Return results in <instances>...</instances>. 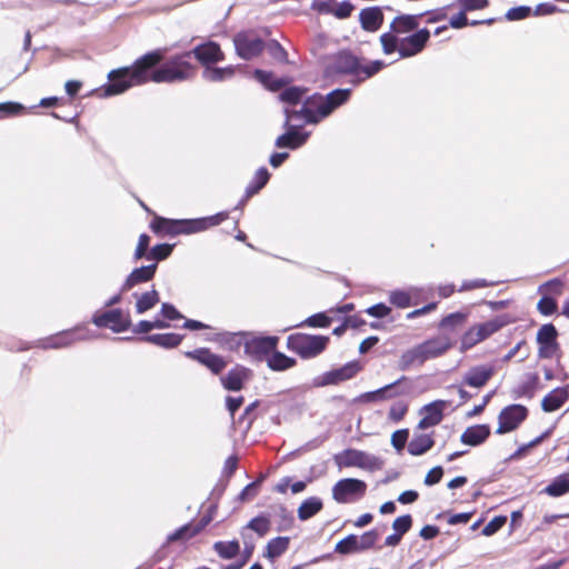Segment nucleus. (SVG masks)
<instances>
[{
    "instance_id": "obj_45",
    "label": "nucleus",
    "mask_w": 569,
    "mask_h": 569,
    "mask_svg": "<svg viewBox=\"0 0 569 569\" xmlns=\"http://www.w3.org/2000/svg\"><path fill=\"white\" fill-rule=\"evenodd\" d=\"M557 338V330L553 325L548 323L543 325L538 333H537V341L539 345H546V343H555Z\"/></svg>"
},
{
    "instance_id": "obj_62",
    "label": "nucleus",
    "mask_w": 569,
    "mask_h": 569,
    "mask_svg": "<svg viewBox=\"0 0 569 569\" xmlns=\"http://www.w3.org/2000/svg\"><path fill=\"white\" fill-rule=\"evenodd\" d=\"M330 318L325 313H317L308 318L307 323L311 327L326 328L330 326Z\"/></svg>"
},
{
    "instance_id": "obj_28",
    "label": "nucleus",
    "mask_w": 569,
    "mask_h": 569,
    "mask_svg": "<svg viewBox=\"0 0 569 569\" xmlns=\"http://www.w3.org/2000/svg\"><path fill=\"white\" fill-rule=\"evenodd\" d=\"M183 337L178 333H154L140 338V341L156 345L161 348L170 349L178 347Z\"/></svg>"
},
{
    "instance_id": "obj_36",
    "label": "nucleus",
    "mask_w": 569,
    "mask_h": 569,
    "mask_svg": "<svg viewBox=\"0 0 569 569\" xmlns=\"http://www.w3.org/2000/svg\"><path fill=\"white\" fill-rule=\"evenodd\" d=\"M236 68L232 66L226 68L206 67L202 77L210 82H219L233 77Z\"/></svg>"
},
{
    "instance_id": "obj_22",
    "label": "nucleus",
    "mask_w": 569,
    "mask_h": 569,
    "mask_svg": "<svg viewBox=\"0 0 569 569\" xmlns=\"http://www.w3.org/2000/svg\"><path fill=\"white\" fill-rule=\"evenodd\" d=\"M157 263H152L149 266H143L140 268H136L127 277L126 281L121 286V292L129 291L134 286L140 283L148 282L153 279L157 271Z\"/></svg>"
},
{
    "instance_id": "obj_5",
    "label": "nucleus",
    "mask_w": 569,
    "mask_h": 569,
    "mask_svg": "<svg viewBox=\"0 0 569 569\" xmlns=\"http://www.w3.org/2000/svg\"><path fill=\"white\" fill-rule=\"evenodd\" d=\"M385 63L380 60L372 61L368 64H362L361 60L350 52H339L332 63V70L337 73L356 76L358 82L363 81L376 73H378Z\"/></svg>"
},
{
    "instance_id": "obj_4",
    "label": "nucleus",
    "mask_w": 569,
    "mask_h": 569,
    "mask_svg": "<svg viewBox=\"0 0 569 569\" xmlns=\"http://www.w3.org/2000/svg\"><path fill=\"white\" fill-rule=\"evenodd\" d=\"M429 38V30L423 28L408 37L401 38H397L395 33H382L380 36V42L385 54L398 52L399 57L403 59L420 53L425 49Z\"/></svg>"
},
{
    "instance_id": "obj_63",
    "label": "nucleus",
    "mask_w": 569,
    "mask_h": 569,
    "mask_svg": "<svg viewBox=\"0 0 569 569\" xmlns=\"http://www.w3.org/2000/svg\"><path fill=\"white\" fill-rule=\"evenodd\" d=\"M559 346L557 342L555 343H546V345H539V357L542 359H550L552 358L556 352L558 351Z\"/></svg>"
},
{
    "instance_id": "obj_17",
    "label": "nucleus",
    "mask_w": 569,
    "mask_h": 569,
    "mask_svg": "<svg viewBox=\"0 0 569 569\" xmlns=\"http://www.w3.org/2000/svg\"><path fill=\"white\" fill-rule=\"evenodd\" d=\"M184 355L190 359L197 360L214 375H219L228 366V361L223 357L212 353L207 348L187 351Z\"/></svg>"
},
{
    "instance_id": "obj_64",
    "label": "nucleus",
    "mask_w": 569,
    "mask_h": 569,
    "mask_svg": "<svg viewBox=\"0 0 569 569\" xmlns=\"http://www.w3.org/2000/svg\"><path fill=\"white\" fill-rule=\"evenodd\" d=\"M160 312L162 317L168 320H178L183 318V316L174 308V306L170 303H163Z\"/></svg>"
},
{
    "instance_id": "obj_33",
    "label": "nucleus",
    "mask_w": 569,
    "mask_h": 569,
    "mask_svg": "<svg viewBox=\"0 0 569 569\" xmlns=\"http://www.w3.org/2000/svg\"><path fill=\"white\" fill-rule=\"evenodd\" d=\"M435 445V440L430 435H415L408 445V451L412 456H421L430 450Z\"/></svg>"
},
{
    "instance_id": "obj_14",
    "label": "nucleus",
    "mask_w": 569,
    "mask_h": 569,
    "mask_svg": "<svg viewBox=\"0 0 569 569\" xmlns=\"http://www.w3.org/2000/svg\"><path fill=\"white\" fill-rule=\"evenodd\" d=\"M527 416L528 409L522 405H510L506 407L499 415L497 433L503 435L517 429Z\"/></svg>"
},
{
    "instance_id": "obj_7",
    "label": "nucleus",
    "mask_w": 569,
    "mask_h": 569,
    "mask_svg": "<svg viewBox=\"0 0 569 569\" xmlns=\"http://www.w3.org/2000/svg\"><path fill=\"white\" fill-rule=\"evenodd\" d=\"M330 339L327 336H311L307 333L290 335L287 339V348L303 359H310L322 353Z\"/></svg>"
},
{
    "instance_id": "obj_46",
    "label": "nucleus",
    "mask_w": 569,
    "mask_h": 569,
    "mask_svg": "<svg viewBox=\"0 0 569 569\" xmlns=\"http://www.w3.org/2000/svg\"><path fill=\"white\" fill-rule=\"evenodd\" d=\"M173 246L168 243L157 244L147 254L148 260L161 261L172 252Z\"/></svg>"
},
{
    "instance_id": "obj_38",
    "label": "nucleus",
    "mask_w": 569,
    "mask_h": 569,
    "mask_svg": "<svg viewBox=\"0 0 569 569\" xmlns=\"http://www.w3.org/2000/svg\"><path fill=\"white\" fill-rule=\"evenodd\" d=\"M268 366L276 371L287 370L296 365V360L279 351H272L267 358Z\"/></svg>"
},
{
    "instance_id": "obj_15",
    "label": "nucleus",
    "mask_w": 569,
    "mask_h": 569,
    "mask_svg": "<svg viewBox=\"0 0 569 569\" xmlns=\"http://www.w3.org/2000/svg\"><path fill=\"white\" fill-rule=\"evenodd\" d=\"M361 370V365L358 361H351L345 366L325 372L319 377L317 386L339 385L353 378Z\"/></svg>"
},
{
    "instance_id": "obj_40",
    "label": "nucleus",
    "mask_w": 569,
    "mask_h": 569,
    "mask_svg": "<svg viewBox=\"0 0 569 569\" xmlns=\"http://www.w3.org/2000/svg\"><path fill=\"white\" fill-rule=\"evenodd\" d=\"M80 339L78 333L76 331H63L56 336L50 337L47 341L44 347L46 348H63L76 340Z\"/></svg>"
},
{
    "instance_id": "obj_23",
    "label": "nucleus",
    "mask_w": 569,
    "mask_h": 569,
    "mask_svg": "<svg viewBox=\"0 0 569 569\" xmlns=\"http://www.w3.org/2000/svg\"><path fill=\"white\" fill-rule=\"evenodd\" d=\"M213 517L208 513L204 515L198 523H188L177 529L174 532L168 536V542H173L181 539H189L201 532L211 521Z\"/></svg>"
},
{
    "instance_id": "obj_42",
    "label": "nucleus",
    "mask_w": 569,
    "mask_h": 569,
    "mask_svg": "<svg viewBox=\"0 0 569 569\" xmlns=\"http://www.w3.org/2000/svg\"><path fill=\"white\" fill-rule=\"evenodd\" d=\"M543 491L551 497H560L569 492V479L567 475L557 477Z\"/></svg>"
},
{
    "instance_id": "obj_12",
    "label": "nucleus",
    "mask_w": 569,
    "mask_h": 569,
    "mask_svg": "<svg viewBox=\"0 0 569 569\" xmlns=\"http://www.w3.org/2000/svg\"><path fill=\"white\" fill-rule=\"evenodd\" d=\"M367 491V483L360 479L346 478L332 488V498L339 503H348L361 499Z\"/></svg>"
},
{
    "instance_id": "obj_26",
    "label": "nucleus",
    "mask_w": 569,
    "mask_h": 569,
    "mask_svg": "<svg viewBox=\"0 0 569 569\" xmlns=\"http://www.w3.org/2000/svg\"><path fill=\"white\" fill-rule=\"evenodd\" d=\"M490 436V427L488 425H476L468 427L461 435L460 440L463 445L479 446L483 443Z\"/></svg>"
},
{
    "instance_id": "obj_50",
    "label": "nucleus",
    "mask_w": 569,
    "mask_h": 569,
    "mask_svg": "<svg viewBox=\"0 0 569 569\" xmlns=\"http://www.w3.org/2000/svg\"><path fill=\"white\" fill-rule=\"evenodd\" d=\"M390 302L398 308H408L411 306V296L407 291L397 290L391 292Z\"/></svg>"
},
{
    "instance_id": "obj_20",
    "label": "nucleus",
    "mask_w": 569,
    "mask_h": 569,
    "mask_svg": "<svg viewBox=\"0 0 569 569\" xmlns=\"http://www.w3.org/2000/svg\"><path fill=\"white\" fill-rule=\"evenodd\" d=\"M190 52H192V56L204 67H209L210 64L220 62L224 59V54L219 44L214 42H207L197 46Z\"/></svg>"
},
{
    "instance_id": "obj_37",
    "label": "nucleus",
    "mask_w": 569,
    "mask_h": 569,
    "mask_svg": "<svg viewBox=\"0 0 569 569\" xmlns=\"http://www.w3.org/2000/svg\"><path fill=\"white\" fill-rule=\"evenodd\" d=\"M256 79L271 91H278L286 87L288 81L283 78H276L273 73L263 70H256Z\"/></svg>"
},
{
    "instance_id": "obj_32",
    "label": "nucleus",
    "mask_w": 569,
    "mask_h": 569,
    "mask_svg": "<svg viewBox=\"0 0 569 569\" xmlns=\"http://www.w3.org/2000/svg\"><path fill=\"white\" fill-rule=\"evenodd\" d=\"M290 538L289 537H277L271 539L264 549L263 556L273 561L274 559L282 556L289 548Z\"/></svg>"
},
{
    "instance_id": "obj_58",
    "label": "nucleus",
    "mask_w": 569,
    "mask_h": 569,
    "mask_svg": "<svg viewBox=\"0 0 569 569\" xmlns=\"http://www.w3.org/2000/svg\"><path fill=\"white\" fill-rule=\"evenodd\" d=\"M259 403H260L259 400H256L252 403H250L244 409V411L241 415V417L239 418V422H242V421L247 422V428L248 429L252 426V423L257 419V415L254 413V410L258 408Z\"/></svg>"
},
{
    "instance_id": "obj_60",
    "label": "nucleus",
    "mask_w": 569,
    "mask_h": 569,
    "mask_svg": "<svg viewBox=\"0 0 569 569\" xmlns=\"http://www.w3.org/2000/svg\"><path fill=\"white\" fill-rule=\"evenodd\" d=\"M391 309L385 303H377L366 309V313L375 318H385L390 313Z\"/></svg>"
},
{
    "instance_id": "obj_6",
    "label": "nucleus",
    "mask_w": 569,
    "mask_h": 569,
    "mask_svg": "<svg viewBox=\"0 0 569 569\" xmlns=\"http://www.w3.org/2000/svg\"><path fill=\"white\" fill-rule=\"evenodd\" d=\"M229 342L233 347L243 345L244 352L257 359L262 360L276 349L278 343L277 337H253L246 332L232 333Z\"/></svg>"
},
{
    "instance_id": "obj_57",
    "label": "nucleus",
    "mask_w": 569,
    "mask_h": 569,
    "mask_svg": "<svg viewBox=\"0 0 569 569\" xmlns=\"http://www.w3.org/2000/svg\"><path fill=\"white\" fill-rule=\"evenodd\" d=\"M150 243V237L146 233L140 234L138 246L134 251V260H140L142 258L147 259L148 248Z\"/></svg>"
},
{
    "instance_id": "obj_35",
    "label": "nucleus",
    "mask_w": 569,
    "mask_h": 569,
    "mask_svg": "<svg viewBox=\"0 0 569 569\" xmlns=\"http://www.w3.org/2000/svg\"><path fill=\"white\" fill-rule=\"evenodd\" d=\"M323 505L320 498L310 497L306 499L300 507L298 508V518L302 521L310 519L315 515H317Z\"/></svg>"
},
{
    "instance_id": "obj_53",
    "label": "nucleus",
    "mask_w": 569,
    "mask_h": 569,
    "mask_svg": "<svg viewBox=\"0 0 569 569\" xmlns=\"http://www.w3.org/2000/svg\"><path fill=\"white\" fill-rule=\"evenodd\" d=\"M563 283L559 279H552L543 284H541L538 289L540 293H543V296H547V293H553L556 296H560L562 293Z\"/></svg>"
},
{
    "instance_id": "obj_61",
    "label": "nucleus",
    "mask_w": 569,
    "mask_h": 569,
    "mask_svg": "<svg viewBox=\"0 0 569 569\" xmlns=\"http://www.w3.org/2000/svg\"><path fill=\"white\" fill-rule=\"evenodd\" d=\"M459 2L465 12L480 10L488 6V0H459Z\"/></svg>"
},
{
    "instance_id": "obj_25",
    "label": "nucleus",
    "mask_w": 569,
    "mask_h": 569,
    "mask_svg": "<svg viewBox=\"0 0 569 569\" xmlns=\"http://www.w3.org/2000/svg\"><path fill=\"white\" fill-rule=\"evenodd\" d=\"M426 361L427 359L425 358L420 345H417L401 353L398 360V369L401 371H408L413 367L422 366Z\"/></svg>"
},
{
    "instance_id": "obj_21",
    "label": "nucleus",
    "mask_w": 569,
    "mask_h": 569,
    "mask_svg": "<svg viewBox=\"0 0 569 569\" xmlns=\"http://www.w3.org/2000/svg\"><path fill=\"white\" fill-rule=\"evenodd\" d=\"M250 378L251 371L248 368L236 366L227 375L222 376L220 380L227 390L239 391Z\"/></svg>"
},
{
    "instance_id": "obj_59",
    "label": "nucleus",
    "mask_w": 569,
    "mask_h": 569,
    "mask_svg": "<svg viewBox=\"0 0 569 569\" xmlns=\"http://www.w3.org/2000/svg\"><path fill=\"white\" fill-rule=\"evenodd\" d=\"M408 436H409V432L407 429H401V430H397L392 433V437H391V443L392 446L398 450V451H401L407 441H408Z\"/></svg>"
},
{
    "instance_id": "obj_44",
    "label": "nucleus",
    "mask_w": 569,
    "mask_h": 569,
    "mask_svg": "<svg viewBox=\"0 0 569 569\" xmlns=\"http://www.w3.org/2000/svg\"><path fill=\"white\" fill-rule=\"evenodd\" d=\"M407 378L406 377H401L399 380H397L396 382L393 383H390L383 388H380L371 393H369V397L372 398V399H386V398H392L397 395H400L402 393L403 391H396V388L402 382L405 381Z\"/></svg>"
},
{
    "instance_id": "obj_2",
    "label": "nucleus",
    "mask_w": 569,
    "mask_h": 569,
    "mask_svg": "<svg viewBox=\"0 0 569 569\" xmlns=\"http://www.w3.org/2000/svg\"><path fill=\"white\" fill-rule=\"evenodd\" d=\"M350 94L351 89H336L327 96L313 94L307 98L299 110L286 108V126H289L290 121L296 119L316 123L320 119L328 117L338 107L346 103Z\"/></svg>"
},
{
    "instance_id": "obj_47",
    "label": "nucleus",
    "mask_w": 569,
    "mask_h": 569,
    "mask_svg": "<svg viewBox=\"0 0 569 569\" xmlns=\"http://www.w3.org/2000/svg\"><path fill=\"white\" fill-rule=\"evenodd\" d=\"M247 528L263 537L270 530V520L264 516H258L249 521Z\"/></svg>"
},
{
    "instance_id": "obj_18",
    "label": "nucleus",
    "mask_w": 569,
    "mask_h": 569,
    "mask_svg": "<svg viewBox=\"0 0 569 569\" xmlns=\"http://www.w3.org/2000/svg\"><path fill=\"white\" fill-rule=\"evenodd\" d=\"M496 373L492 365H479L471 367L463 376V385L472 388H482Z\"/></svg>"
},
{
    "instance_id": "obj_39",
    "label": "nucleus",
    "mask_w": 569,
    "mask_h": 569,
    "mask_svg": "<svg viewBox=\"0 0 569 569\" xmlns=\"http://www.w3.org/2000/svg\"><path fill=\"white\" fill-rule=\"evenodd\" d=\"M269 178H270V174L264 167L258 169V171L254 174L253 180L246 188L244 198L249 199L253 194L258 193L267 184Z\"/></svg>"
},
{
    "instance_id": "obj_41",
    "label": "nucleus",
    "mask_w": 569,
    "mask_h": 569,
    "mask_svg": "<svg viewBox=\"0 0 569 569\" xmlns=\"http://www.w3.org/2000/svg\"><path fill=\"white\" fill-rule=\"evenodd\" d=\"M214 551L223 559H232L240 551V545L237 540L217 541L213 545Z\"/></svg>"
},
{
    "instance_id": "obj_51",
    "label": "nucleus",
    "mask_w": 569,
    "mask_h": 569,
    "mask_svg": "<svg viewBox=\"0 0 569 569\" xmlns=\"http://www.w3.org/2000/svg\"><path fill=\"white\" fill-rule=\"evenodd\" d=\"M408 411V405L405 401H397L390 407L388 417L395 422H399L403 419Z\"/></svg>"
},
{
    "instance_id": "obj_34",
    "label": "nucleus",
    "mask_w": 569,
    "mask_h": 569,
    "mask_svg": "<svg viewBox=\"0 0 569 569\" xmlns=\"http://www.w3.org/2000/svg\"><path fill=\"white\" fill-rule=\"evenodd\" d=\"M134 297L137 298L136 311L139 315L152 309L160 300L159 292L156 289L143 292L140 296L134 293Z\"/></svg>"
},
{
    "instance_id": "obj_10",
    "label": "nucleus",
    "mask_w": 569,
    "mask_h": 569,
    "mask_svg": "<svg viewBox=\"0 0 569 569\" xmlns=\"http://www.w3.org/2000/svg\"><path fill=\"white\" fill-rule=\"evenodd\" d=\"M503 322L493 319L471 326L461 337V351H467L500 330Z\"/></svg>"
},
{
    "instance_id": "obj_31",
    "label": "nucleus",
    "mask_w": 569,
    "mask_h": 569,
    "mask_svg": "<svg viewBox=\"0 0 569 569\" xmlns=\"http://www.w3.org/2000/svg\"><path fill=\"white\" fill-rule=\"evenodd\" d=\"M468 318H469L468 311L452 312V313H449L446 317H443L440 320L438 327L441 330L453 332V331L458 330L459 328L463 327L466 325Z\"/></svg>"
},
{
    "instance_id": "obj_55",
    "label": "nucleus",
    "mask_w": 569,
    "mask_h": 569,
    "mask_svg": "<svg viewBox=\"0 0 569 569\" xmlns=\"http://www.w3.org/2000/svg\"><path fill=\"white\" fill-rule=\"evenodd\" d=\"M531 13V8L526 6L515 7L507 11L506 18L509 21L522 20L529 17Z\"/></svg>"
},
{
    "instance_id": "obj_27",
    "label": "nucleus",
    "mask_w": 569,
    "mask_h": 569,
    "mask_svg": "<svg viewBox=\"0 0 569 569\" xmlns=\"http://www.w3.org/2000/svg\"><path fill=\"white\" fill-rule=\"evenodd\" d=\"M359 19L365 30L375 32L379 30L383 23V13L378 7L366 8L361 10Z\"/></svg>"
},
{
    "instance_id": "obj_8",
    "label": "nucleus",
    "mask_w": 569,
    "mask_h": 569,
    "mask_svg": "<svg viewBox=\"0 0 569 569\" xmlns=\"http://www.w3.org/2000/svg\"><path fill=\"white\" fill-rule=\"evenodd\" d=\"M335 460L339 467H357L368 471L383 468V460L381 458L357 449H346L337 455Z\"/></svg>"
},
{
    "instance_id": "obj_1",
    "label": "nucleus",
    "mask_w": 569,
    "mask_h": 569,
    "mask_svg": "<svg viewBox=\"0 0 569 569\" xmlns=\"http://www.w3.org/2000/svg\"><path fill=\"white\" fill-rule=\"evenodd\" d=\"M166 49L150 51L139 58L131 68L113 70L109 73L108 96L119 94L132 86L149 81L161 83L182 82L194 77L197 68L192 64V52L176 54L163 63Z\"/></svg>"
},
{
    "instance_id": "obj_24",
    "label": "nucleus",
    "mask_w": 569,
    "mask_h": 569,
    "mask_svg": "<svg viewBox=\"0 0 569 569\" xmlns=\"http://www.w3.org/2000/svg\"><path fill=\"white\" fill-rule=\"evenodd\" d=\"M420 17L418 14H400L396 17L390 24L388 33H395L397 38H401L402 34L416 31L419 27Z\"/></svg>"
},
{
    "instance_id": "obj_13",
    "label": "nucleus",
    "mask_w": 569,
    "mask_h": 569,
    "mask_svg": "<svg viewBox=\"0 0 569 569\" xmlns=\"http://www.w3.org/2000/svg\"><path fill=\"white\" fill-rule=\"evenodd\" d=\"M93 323L99 328H109L114 332H122L130 328L131 319L121 309H113L94 315Z\"/></svg>"
},
{
    "instance_id": "obj_49",
    "label": "nucleus",
    "mask_w": 569,
    "mask_h": 569,
    "mask_svg": "<svg viewBox=\"0 0 569 569\" xmlns=\"http://www.w3.org/2000/svg\"><path fill=\"white\" fill-rule=\"evenodd\" d=\"M537 308L541 315L551 316L557 311L558 305L553 298H551L549 296H543L539 300Z\"/></svg>"
},
{
    "instance_id": "obj_54",
    "label": "nucleus",
    "mask_w": 569,
    "mask_h": 569,
    "mask_svg": "<svg viewBox=\"0 0 569 569\" xmlns=\"http://www.w3.org/2000/svg\"><path fill=\"white\" fill-rule=\"evenodd\" d=\"M411 526L412 518L410 515L398 517L392 523V528L401 537L410 530Z\"/></svg>"
},
{
    "instance_id": "obj_56",
    "label": "nucleus",
    "mask_w": 569,
    "mask_h": 569,
    "mask_svg": "<svg viewBox=\"0 0 569 569\" xmlns=\"http://www.w3.org/2000/svg\"><path fill=\"white\" fill-rule=\"evenodd\" d=\"M23 111L24 107L21 103L12 101L0 103V112L3 114V117L17 116Z\"/></svg>"
},
{
    "instance_id": "obj_9",
    "label": "nucleus",
    "mask_w": 569,
    "mask_h": 569,
    "mask_svg": "<svg viewBox=\"0 0 569 569\" xmlns=\"http://www.w3.org/2000/svg\"><path fill=\"white\" fill-rule=\"evenodd\" d=\"M379 538L380 535L376 529L369 530L361 536L349 535L336 545L335 552L343 556L363 552L373 548Z\"/></svg>"
},
{
    "instance_id": "obj_52",
    "label": "nucleus",
    "mask_w": 569,
    "mask_h": 569,
    "mask_svg": "<svg viewBox=\"0 0 569 569\" xmlns=\"http://www.w3.org/2000/svg\"><path fill=\"white\" fill-rule=\"evenodd\" d=\"M506 522H507L506 516L495 517L483 527L482 535L487 536V537L492 536L493 533L499 531L505 526Z\"/></svg>"
},
{
    "instance_id": "obj_3",
    "label": "nucleus",
    "mask_w": 569,
    "mask_h": 569,
    "mask_svg": "<svg viewBox=\"0 0 569 569\" xmlns=\"http://www.w3.org/2000/svg\"><path fill=\"white\" fill-rule=\"evenodd\" d=\"M228 218L227 212H219L214 216L201 219L173 220L156 216L150 223L151 230L160 236L174 237L178 234H190L203 231L209 227L218 226Z\"/></svg>"
},
{
    "instance_id": "obj_29",
    "label": "nucleus",
    "mask_w": 569,
    "mask_h": 569,
    "mask_svg": "<svg viewBox=\"0 0 569 569\" xmlns=\"http://www.w3.org/2000/svg\"><path fill=\"white\" fill-rule=\"evenodd\" d=\"M307 133H300L293 128H290L288 132L277 138L276 146L278 148L297 149L307 141Z\"/></svg>"
},
{
    "instance_id": "obj_30",
    "label": "nucleus",
    "mask_w": 569,
    "mask_h": 569,
    "mask_svg": "<svg viewBox=\"0 0 569 569\" xmlns=\"http://www.w3.org/2000/svg\"><path fill=\"white\" fill-rule=\"evenodd\" d=\"M568 399V391L563 388H557L548 393L541 402V407L546 412L558 410Z\"/></svg>"
},
{
    "instance_id": "obj_48",
    "label": "nucleus",
    "mask_w": 569,
    "mask_h": 569,
    "mask_svg": "<svg viewBox=\"0 0 569 569\" xmlns=\"http://www.w3.org/2000/svg\"><path fill=\"white\" fill-rule=\"evenodd\" d=\"M264 47L273 59L280 62H288V53L278 41L272 40L268 44H264Z\"/></svg>"
},
{
    "instance_id": "obj_16",
    "label": "nucleus",
    "mask_w": 569,
    "mask_h": 569,
    "mask_svg": "<svg viewBox=\"0 0 569 569\" xmlns=\"http://www.w3.org/2000/svg\"><path fill=\"white\" fill-rule=\"evenodd\" d=\"M419 345L428 361L446 355L455 346V341L450 336L443 333L432 337Z\"/></svg>"
},
{
    "instance_id": "obj_19",
    "label": "nucleus",
    "mask_w": 569,
    "mask_h": 569,
    "mask_svg": "<svg viewBox=\"0 0 569 569\" xmlns=\"http://www.w3.org/2000/svg\"><path fill=\"white\" fill-rule=\"evenodd\" d=\"M447 405L448 403L445 400H436L429 405H426L421 409L423 417L419 421L418 428L428 429L439 425L443 418V410L446 409Z\"/></svg>"
},
{
    "instance_id": "obj_11",
    "label": "nucleus",
    "mask_w": 569,
    "mask_h": 569,
    "mask_svg": "<svg viewBox=\"0 0 569 569\" xmlns=\"http://www.w3.org/2000/svg\"><path fill=\"white\" fill-rule=\"evenodd\" d=\"M233 43L237 54L244 60L258 57L264 49L263 40L253 30L237 33L233 38Z\"/></svg>"
},
{
    "instance_id": "obj_43",
    "label": "nucleus",
    "mask_w": 569,
    "mask_h": 569,
    "mask_svg": "<svg viewBox=\"0 0 569 569\" xmlns=\"http://www.w3.org/2000/svg\"><path fill=\"white\" fill-rule=\"evenodd\" d=\"M306 92H307V89H305V88L290 87V88L284 89L280 93V99H281V101H283L288 104L296 106L302 100Z\"/></svg>"
}]
</instances>
